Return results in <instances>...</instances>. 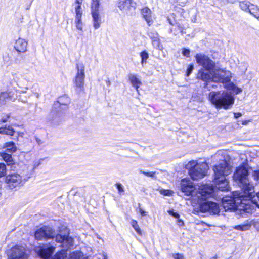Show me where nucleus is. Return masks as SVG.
I'll return each instance as SVG.
<instances>
[{
	"instance_id": "obj_24",
	"label": "nucleus",
	"mask_w": 259,
	"mask_h": 259,
	"mask_svg": "<svg viewBox=\"0 0 259 259\" xmlns=\"http://www.w3.org/2000/svg\"><path fill=\"white\" fill-rule=\"evenodd\" d=\"M248 12L259 20V8L256 6L254 4H251Z\"/></svg>"
},
{
	"instance_id": "obj_2",
	"label": "nucleus",
	"mask_w": 259,
	"mask_h": 259,
	"mask_svg": "<svg viewBox=\"0 0 259 259\" xmlns=\"http://www.w3.org/2000/svg\"><path fill=\"white\" fill-rule=\"evenodd\" d=\"M34 237L37 240H47L55 237L56 241L61 243V246L65 248H69L73 245V239L69 236L68 232L63 235L56 234L55 230L48 226H43L36 230Z\"/></svg>"
},
{
	"instance_id": "obj_44",
	"label": "nucleus",
	"mask_w": 259,
	"mask_h": 259,
	"mask_svg": "<svg viewBox=\"0 0 259 259\" xmlns=\"http://www.w3.org/2000/svg\"><path fill=\"white\" fill-rule=\"evenodd\" d=\"M10 114H6L1 118V122L3 123L6 122L8 121V119L10 118Z\"/></svg>"
},
{
	"instance_id": "obj_21",
	"label": "nucleus",
	"mask_w": 259,
	"mask_h": 259,
	"mask_svg": "<svg viewBox=\"0 0 259 259\" xmlns=\"http://www.w3.org/2000/svg\"><path fill=\"white\" fill-rule=\"evenodd\" d=\"M14 133V130L10 125H5L0 127V134L12 136Z\"/></svg>"
},
{
	"instance_id": "obj_27",
	"label": "nucleus",
	"mask_w": 259,
	"mask_h": 259,
	"mask_svg": "<svg viewBox=\"0 0 259 259\" xmlns=\"http://www.w3.org/2000/svg\"><path fill=\"white\" fill-rule=\"evenodd\" d=\"M1 156L5 161H6L8 165H11L13 163V158L11 154L7 153H1Z\"/></svg>"
},
{
	"instance_id": "obj_52",
	"label": "nucleus",
	"mask_w": 259,
	"mask_h": 259,
	"mask_svg": "<svg viewBox=\"0 0 259 259\" xmlns=\"http://www.w3.org/2000/svg\"><path fill=\"white\" fill-rule=\"evenodd\" d=\"M178 225L179 226H182L184 225V222L183 220H181V219H179L178 220Z\"/></svg>"
},
{
	"instance_id": "obj_63",
	"label": "nucleus",
	"mask_w": 259,
	"mask_h": 259,
	"mask_svg": "<svg viewBox=\"0 0 259 259\" xmlns=\"http://www.w3.org/2000/svg\"><path fill=\"white\" fill-rule=\"evenodd\" d=\"M27 9H29V6H27Z\"/></svg>"
},
{
	"instance_id": "obj_38",
	"label": "nucleus",
	"mask_w": 259,
	"mask_h": 259,
	"mask_svg": "<svg viewBox=\"0 0 259 259\" xmlns=\"http://www.w3.org/2000/svg\"><path fill=\"white\" fill-rule=\"evenodd\" d=\"M115 185L119 194H121L122 193H123L124 192V187L121 184L116 183Z\"/></svg>"
},
{
	"instance_id": "obj_22",
	"label": "nucleus",
	"mask_w": 259,
	"mask_h": 259,
	"mask_svg": "<svg viewBox=\"0 0 259 259\" xmlns=\"http://www.w3.org/2000/svg\"><path fill=\"white\" fill-rule=\"evenodd\" d=\"M4 148L9 152L13 153L16 151L17 147L14 142L11 141L6 142L4 145Z\"/></svg>"
},
{
	"instance_id": "obj_40",
	"label": "nucleus",
	"mask_w": 259,
	"mask_h": 259,
	"mask_svg": "<svg viewBox=\"0 0 259 259\" xmlns=\"http://www.w3.org/2000/svg\"><path fill=\"white\" fill-rule=\"evenodd\" d=\"M3 58L4 61L6 63H9L11 61V57L8 53H5L4 54Z\"/></svg>"
},
{
	"instance_id": "obj_58",
	"label": "nucleus",
	"mask_w": 259,
	"mask_h": 259,
	"mask_svg": "<svg viewBox=\"0 0 259 259\" xmlns=\"http://www.w3.org/2000/svg\"><path fill=\"white\" fill-rule=\"evenodd\" d=\"M168 21H169V23H170L171 25H173V24H172V23L171 22V21L170 20V19H168Z\"/></svg>"
},
{
	"instance_id": "obj_17",
	"label": "nucleus",
	"mask_w": 259,
	"mask_h": 259,
	"mask_svg": "<svg viewBox=\"0 0 259 259\" xmlns=\"http://www.w3.org/2000/svg\"><path fill=\"white\" fill-rule=\"evenodd\" d=\"M128 79L132 86L136 89L137 92L138 93V89L142 84L141 80L137 77V75L133 74H130L128 75Z\"/></svg>"
},
{
	"instance_id": "obj_4",
	"label": "nucleus",
	"mask_w": 259,
	"mask_h": 259,
	"mask_svg": "<svg viewBox=\"0 0 259 259\" xmlns=\"http://www.w3.org/2000/svg\"><path fill=\"white\" fill-rule=\"evenodd\" d=\"M209 99L219 109H229L234 102V97L231 94L225 92H211L209 94Z\"/></svg>"
},
{
	"instance_id": "obj_6",
	"label": "nucleus",
	"mask_w": 259,
	"mask_h": 259,
	"mask_svg": "<svg viewBox=\"0 0 259 259\" xmlns=\"http://www.w3.org/2000/svg\"><path fill=\"white\" fill-rule=\"evenodd\" d=\"M207 167L205 163L199 164L195 161H190L186 165L190 176L194 180L203 178L206 175Z\"/></svg>"
},
{
	"instance_id": "obj_9",
	"label": "nucleus",
	"mask_w": 259,
	"mask_h": 259,
	"mask_svg": "<svg viewBox=\"0 0 259 259\" xmlns=\"http://www.w3.org/2000/svg\"><path fill=\"white\" fill-rule=\"evenodd\" d=\"M55 247L50 243L42 244L35 247L34 250L42 259H50L55 251Z\"/></svg>"
},
{
	"instance_id": "obj_35",
	"label": "nucleus",
	"mask_w": 259,
	"mask_h": 259,
	"mask_svg": "<svg viewBox=\"0 0 259 259\" xmlns=\"http://www.w3.org/2000/svg\"><path fill=\"white\" fill-rule=\"evenodd\" d=\"M8 94L7 92L0 93V106L5 103L6 99L8 98Z\"/></svg>"
},
{
	"instance_id": "obj_16",
	"label": "nucleus",
	"mask_w": 259,
	"mask_h": 259,
	"mask_svg": "<svg viewBox=\"0 0 259 259\" xmlns=\"http://www.w3.org/2000/svg\"><path fill=\"white\" fill-rule=\"evenodd\" d=\"M70 103V99L66 95H64L59 97L58 101L54 104V108H56L59 106H63L62 108L66 110L68 108V105Z\"/></svg>"
},
{
	"instance_id": "obj_8",
	"label": "nucleus",
	"mask_w": 259,
	"mask_h": 259,
	"mask_svg": "<svg viewBox=\"0 0 259 259\" xmlns=\"http://www.w3.org/2000/svg\"><path fill=\"white\" fill-rule=\"evenodd\" d=\"M195 58L196 63L203 67L200 69H203L206 72H210L216 66L215 62L203 53L196 54Z\"/></svg>"
},
{
	"instance_id": "obj_39",
	"label": "nucleus",
	"mask_w": 259,
	"mask_h": 259,
	"mask_svg": "<svg viewBox=\"0 0 259 259\" xmlns=\"http://www.w3.org/2000/svg\"><path fill=\"white\" fill-rule=\"evenodd\" d=\"M194 69V66L193 64H190L187 67L186 71V76H189L192 73Z\"/></svg>"
},
{
	"instance_id": "obj_11",
	"label": "nucleus",
	"mask_w": 259,
	"mask_h": 259,
	"mask_svg": "<svg viewBox=\"0 0 259 259\" xmlns=\"http://www.w3.org/2000/svg\"><path fill=\"white\" fill-rule=\"evenodd\" d=\"M6 181L10 188L13 189L20 185L22 182V178L18 174H12L6 177Z\"/></svg>"
},
{
	"instance_id": "obj_31",
	"label": "nucleus",
	"mask_w": 259,
	"mask_h": 259,
	"mask_svg": "<svg viewBox=\"0 0 259 259\" xmlns=\"http://www.w3.org/2000/svg\"><path fill=\"white\" fill-rule=\"evenodd\" d=\"M83 256V253L80 251L73 252L70 254L69 259H81ZM87 259V258H83Z\"/></svg>"
},
{
	"instance_id": "obj_61",
	"label": "nucleus",
	"mask_w": 259,
	"mask_h": 259,
	"mask_svg": "<svg viewBox=\"0 0 259 259\" xmlns=\"http://www.w3.org/2000/svg\"><path fill=\"white\" fill-rule=\"evenodd\" d=\"M246 121H245L243 122L242 124H246Z\"/></svg>"
},
{
	"instance_id": "obj_5",
	"label": "nucleus",
	"mask_w": 259,
	"mask_h": 259,
	"mask_svg": "<svg viewBox=\"0 0 259 259\" xmlns=\"http://www.w3.org/2000/svg\"><path fill=\"white\" fill-rule=\"evenodd\" d=\"M214 182L218 185V188L222 191L227 189L228 182L225 176L230 174L231 167L226 161H223L213 167Z\"/></svg>"
},
{
	"instance_id": "obj_50",
	"label": "nucleus",
	"mask_w": 259,
	"mask_h": 259,
	"mask_svg": "<svg viewBox=\"0 0 259 259\" xmlns=\"http://www.w3.org/2000/svg\"><path fill=\"white\" fill-rule=\"evenodd\" d=\"M35 140H36L37 143L39 145H41V144H42L44 143V141L37 137L35 138Z\"/></svg>"
},
{
	"instance_id": "obj_12",
	"label": "nucleus",
	"mask_w": 259,
	"mask_h": 259,
	"mask_svg": "<svg viewBox=\"0 0 259 259\" xmlns=\"http://www.w3.org/2000/svg\"><path fill=\"white\" fill-rule=\"evenodd\" d=\"M181 187L182 192H184L186 195L190 196L194 190V187L190 180L183 179L181 182Z\"/></svg>"
},
{
	"instance_id": "obj_45",
	"label": "nucleus",
	"mask_w": 259,
	"mask_h": 259,
	"mask_svg": "<svg viewBox=\"0 0 259 259\" xmlns=\"http://www.w3.org/2000/svg\"><path fill=\"white\" fill-rule=\"evenodd\" d=\"M138 205L139 207H140V204L139 203ZM139 212H140L142 217L146 216L147 214V212L145 211L143 209H142L140 207H139Z\"/></svg>"
},
{
	"instance_id": "obj_18",
	"label": "nucleus",
	"mask_w": 259,
	"mask_h": 259,
	"mask_svg": "<svg viewBox=\"0 0 259 259\" xmlns=\"http://www.w3.org/2000/svg\"><path fill=\"white\" fill-rule=\"evenodd\" d=\"M141 13L148 24L150 25L153 22L151 10L148 7H145L141 10Z\"/></svg>"
},
{
	"instance_id": "obj_20",
	"label": "nucleus",
	"mask_w": 259,
	"mask_h": 259,
	"mask_svg": "<svg viewBox=\"0 0 259 259\" xmlns=\"http://www.w3.org/2000/svg\"><path fill=\"white\" fill-rule=\"evenodd\" d=\"M93 17V27L95 29H98L100 27L101 23V18L99 13H91Z\"/></svg>"
},
{
	"instance_id": "obj_56",
	"label": "nucleus",
	"mask_w": 259,
	"mask_h": 259,
	"mask_svg": "<svg viewBox=\"0 0 259 259\" xmlns=\"http://www.w3.org/2000/svg\"><path fill=\"white\" fill-rule=\"evenodd\" d=\"M106 84H107V86H110V85L111 82H110V80L109 79L107 80L106 81Z\"/></svg>"
},
{
	"instance_id": "obj_10",
	"label": "nucleus",
	"mask_w": 259,
	"mask_h": 259,
	"mask_svg": "<svg viewBox=\"0 0 259 259\" xmlns=\"http://www.w3.org/2000/svg\"><path fill=\"white\" fill-rule=\"evenodd\" d=\"M200 211L202 212H208L211 214H218L220 213V208L217 203L207 201L199 206Z\"/></svg>"
},
{
	"instance_id": "obj_26",
	"label": "nucleus",
	"mask_w": 259,
	"mask_h": 259,
	"mask_svg": "<svg viewBox=\"0 0 259 259\" xmlns=\"http://www.w3.org/2000/svg\"><path fill=\"white\" fill-rule=\"evenodd\" d=\"M100 2L99 0H92L91 4V13H99Z\"/></svg>"
},
{
	"instance_id": "obj_48",
	"label": "nucleus",
	"mask_w": 259,
	"mask_h": 259,
	"mask_svg": "<svg viewBox=\"0 0 259 259\" xmlns=\"http://www.w3.org/2000/svg\"><path fill=\"white\" fill-rule=\"evenodd\" d=\"M210 194V192H208V191H204V192L202 191L201 192V195L204 197H207V196H209Z\"/></svg>"
},
{
	"instance_id": "obj_3",
	"label": "nucleus",
	"mask_w": 259,
	"mask_h": 259,
	"mask_svg": "<svg viewBox=\"0 0 259 259\" xmlns=\"http://www.w3.org/2000/svg\"><path fill=\"white\" fill-rule=\"evenodd\" d=\"M231 75L232 73L230 71L215 66L214 69L210 72H206L203 69H200L197 74V78L205 82L213 81L226 83L230 82Z\"/></svg>"
},
{
	"instance_id": "obj_59",
	"label": "nucleus",
	"mask_w": 259,
	"mask_h": 259,
	"mask_svg": "<svg viewBox=\"0 0 259 259\" xmlns=\"http://www.w3.org/2000/svg\"><path fill=\"white\" fill-rule=\"evenodd\" d=\"M217 256H215L212 257L211 259H217Z\"/></svg>"
},
{
	"instance_id": "obj_51",
	"label": "nucleus",
	"mask_w": 259,
	"mask_h": 259,
	"mask_svg": "<svg viewBox=\"0 0 259 259\" xmlns=\"http://www.w3.org/2000/svg\"><path fill=\"white\" fill-rule=\"evenodd\" d=\"M234 117L235 118H238L242 115V114L240 112H238V113H234Z\"/></svg>"
},
{
	"instance_id": "obj_43",
	"label": "nucleus",
	"mask_w": 259,
	"mask_h": 259,
	"mask_svg": "<svg viewBox=\"0 0 259 259\" xmlns=\"http://www.w3.org/2000/svg\"><path fill=\"white\" fill-rule=\"evenodd\" d=\"M75 24V26H76V28L77 30L81 31V32H83V23H76Z\"/></svg>"
},
{
	"instance_id": "obj_14",
	"label": "nucleus",
	"mask_w": 259,
	"mask_h": 259,
	"mask_svg": "<svg viewBox=\"0 0 259 259\" xmlns=\"http://www.w3.org/2000/svg\"><path fill=\"white\" fill-rule=\"evenodd\" d=\"M8 259H26V254L23 250L16 247L11 249Z\"/></svg>"
},
{
	"instance_id": "obj_60",
	"label": "nucleus",
	"mask_w": 259,
	"mask_h": 259,
	"mask_svg": "<svg viewBox=\"0 0 259 259\" xmlns=\"http://www.w3.org/2000/svg\"><path fill=\"white\" fill-rule=\"evenodd\" d=\"M235 207L234 206H232L231 208H229V209H235Z\"/></svg>"
},
{
	"instance_id": "obj_28",
	"label": "nucleus",
	"mask_w": 259,
	"mask_h": 259,
	"mask_svg": "<svg viewBox=\"0 0 259 259\" xmlns=\"http://www.w3.org/2000/svg\"><path fill=\"white\" fill-rule=\"evenodd\" d=\"M131 224L138 234L141 236L142 235V231L138 224L137 221L132 220L131 222Z\"/></svg>"
},
{
	"instance_id": "obj_1",
	"label": "nucleus",
	"mask_w": 259,
	"mask_h": 259,
	"mask_svg": "<svg viewBox=\"0 0 259 259\" xmlns=\"http://www.w3.org/2000/svg\"><path fill=\"white\" fill-rule=\"evenodd\" d=\"M235 181H238L239 185L243 190L244 194L249 198L256 197L254 200H249L247 203H242L239 208H237L240 214L244 217L247 213L251 214L259 210V192L254 194V187L248 179V170L244 166L238 167L234 174Z\"/></svg>"
},
{
	"instance_id": "obj_41",
	"label": "nucleus",
	"mask_w": 259,
	"mask_h": 259,
	"mask_svg": "<svg viewBox=\"0 0 259 259\" xmlns=\"http://www.w3.org/2000/svg\"><path fill=\"white\" fill-rule=\"evenodd\" d=\"M190 54V51L188 49L186 48H183V51H182V54L183 56L189 57Z\"/></svg>"
},
{
	"instance_id": "obj_54",
	"label": "nucleus",
	"mask_w": 259,
	"mask_h": 259,
	"mask_svg": "<svg viewBox=\"0 0 259 259\" xmlns=\"http://www.w3.org/2000/svg\"><path fill=\"white\" fill-rule=\"evenodd\" d=\"M238 0H227V2L229 3H235L236 2H237Z\"/></svg>"
},
{
	"instance_id": "obj_15",
	"label": "nucleus",
	"mask_w": 259,
	"mask_h": 259,
	"mask_svg": "<svg viewBox=\"0 0 259 259\" xmlns=\"http://www.w3.org/2000/svg\"><path fill=\"white\" fill-rule=\"evenodd\" d=\"M27 41L23 38H19L16 40L14 48L19 53H24L27 51Z\"/></svg>"
},
{
	"instance_id": "obj_34",
	"label": "nucleus",
	"mask_w": 259,
	"mask_h": 259,
	"mask_svg": "<svg viewBox=\"0 0 259 259\" xmlns=\"http://www.w3.org/2000/svg\"><path fill=\"white\" fill-rule=\"evenodd\" d=\"M152 45L155 48L159 50H162L163 48L162 45L160 43L159 38L152 40Z\"/></svg>"
},
{
	"instance_id": "obj_32",
	"label": "nucleus",
	"mask_w": 259,
	"mask_h": 259,
	"mask_svg": "<svg viewBox=\"0 0 259 259\" xmlns=\"http://www.w3.org/2000/svg\"><path fill=\"white\" fill-rule=\"evenodd\" d=\"M148 36L151 39L152 41L159 38L158 33L154 30H150L148 32Z\"/></svg>"
},
{
	"instance_id": "obj_25",
	"label": "nucleus",
	"mask_w": 259,
	"mask_h": 259,
	"mask_svg": "<svg viewBox=\"0 0 259 259\" xmlns=\"http://www.w3.org/2000/svg\"><path fill=\"white\" fill-rule=\"evenodd\" d=\"M251 4L249 1L245 0L240 2L239 7L242 10L248 12Z\"/></svg>"
},
{
	"instance_id": "obj_57",
	"label": "nucleus",
	"mask_w": 259,
	"mask_h": 259,
	"mask_svg": "<svg viewBox=\"0 0 259 259\" xmlns=\"http://www.w3.org/2000/svg\"><path fill=\"white\" fill-rule=\"evenodd\" d=\"M241 91H242V90H241L240 89H239V88H238V91H237V93H239V92H241Z\"/></svg>"
},
{
	"instance_id": "obj_7",
	"label": "nucleus",
	"mask_w": 259,
	"mask_h": 259,
	"mask_svg": "<svg viewBox=\"0 0 259 259\" xmlns=\"http://www.w3.org/2000/svg\"><path fill=\"white\" fill-rule=\"evenodd\" d=\"M77 73L73 80L76 92L79 94L83 91L84 89V65L83 63H77L76 64Z\"/></svg>"
},
{
	"instance_id": "obj_55",
	"label": "nucleus",
	"mask_w": 259,
	"mask_h": 259,
	"mask_svg": "<svg viewBox=\"0 0 259 259\" xmlns=\"http://www.w3.org/2000/svg\"><path fill=\"white\" fill-rule=\"evenodd\" d=\"M18 100H21V101L22 102H24V103L27 102V98H25L24 99H21V98H19Z\"/></svg>"
},
{
	"instance_id": "obj_30",
	"label": "nucleus",
	"mask_w": 259,
	"mask_h": 259,
	"mask_svg": "<svg viewBox=\"0 0 259 259\" xmlns=\"http://www.w3.org/2000/svg\"><path fill=\"white\" fill-rule=\"evenodd\" d=\"M75 19H81L82 16V11L81 10V7L79 6L75 7Z\"/></svg>"
},
{
	"instance_id": "obj_33",
	"label": "nucleus",
	"mask_w": 259,
	"mask_h": 259,
	"mask_svg": "<svg viewBox=\"0 0 259 259\" xmlns=\"http://www.w3.org/2000/svg\"><path fill=\"white\" fill-rule=\"evenodd\" d=\"M177 26L178 28L177 30H174L172 28H171L170 29L171 31L174 32L175 35H177L179 33H181L182 34L185 33V32L183 31L184 28L183 26L180 24L177 23Z\"/></svg>"
},
{
	"instance_id": "obj_13",
	"label": "nucleus",
	"mask_w": 259,
	"mask_h": 259,
	"mask_svg": "<svg viewBox=\"0 0 259 259\" xmlns=\"http://www.w3.org/2000/svg\"><path fill=\"white\" fill-rule=\"evenodd\" d=\"M118 7L121 11L127 12L132 9H135L136 3L133 0H120Z\"/></svg>"
},
{
	"instance_id": "obj_19",
	"label": "nucleus",
	"mask_w": 259,
	"mask_h": 259,
	"mask_svg": "<svg viewBox=\"0 0 259 259\" xmlns=\"http://www.w3.org/2000/svg\"><path fill=\"white\" fill-rule=\"evenodd\" d=\"M252 222L253 220H247L243 224L235 226L234 228L239 231L248 230L251 227Z\"/></svg>"
},
{
	"instance_id": "obj_23",
	"label": "nucleus",
	"mask_w": 259,
	"mask_h": 259,
	"mask_svg": "<svg viewBox=\"0 0 259 259\" xmlns=\"http://www.w3.org/2000/svg\"><path fill=\"white\" fill-rule=\"evenodd\" d=\"M67 255V250L66 249H62L57 252L54 256H52L51 259H65Z\"/></svg>"
},
{
	"instance_id": "obj_53",
	"label": "nucleus",
	"mask_w": 259,
	"mask_h": 259,
	"mask_svg": "<svg viewBox=\"0 0 259 259\" xmlns=\"http://www.w3.org/2000/svg\"><path fill=\"white\" fill-rule=\"evenodd\" d=\"M74 23L75 24L76 23H83L82 22V19H75L74 20Z\"/></svg>"
},
{
	"instance_id": "obj_47",
	"label": "nucleus",
	"mask_w": 259,
	"mask_h": 259,
	"mask_svg": "<svg viewBox=\"0 0 259 259\" xmlns=\"http://www.w3.org/2000/svg\"><path fill=\"white\" fill-rule=\"evenodd\" d=\"M173 256H174V258H175V259H182L183 258V255L179 253L175 254H174Z\"/></svg>"
},
{
	"instance_id": "obj_64",
	"label": "nucleus",
	"mask_w": 259,
	"mask_h": 259,
	"mask_svg": "<svg viewBox=\"0 0 259 259\" xmlns=\"http://www.w3.org/2000/svg\"><path fill=\"white\" fill-rule=\"evenodd\" d=\"M27 9H29V6H27Z\"/></svg>"
},
{
	"instance_id": "obj_46",
	"label": "nucleus",
	"mask_w": 259,
	"mask_h": 259,
	"mask_svg": "<svg viewBox=\"0 0 259 259\" xmlns=\"http://www.w3.org/2000/svg\"><path fill=\"white\" fill-rule=\"evenodd\" d=\"M253 176L255 180L259 181V170L254 171Z\"/></svg>"
},
{
	"instance_id": "obj_36",
	"label": "nucleus",
	"mask_w": 259,
	"mask_h": 259,
	"mask_svg": "<svg viewBox=\"0 0 259 259\" xmlns=\"http://www.w3.org/2000/svg\"><path fill=\"white\" fill-rule=\"evenodd\" d=\"M6 166L4 163H0V177L5 176L6 175Z\"/></svg>"
},
{
	"instance_id": "obj_37",
	"label": "nucleus",
	"mask_w": 259,
	"mask_h": 259,
	"mask_svg": "<svg viewBox=\"0 0 259 259\" xmlns=\"http://www.w3.org/2000/svg\"><path fill=\"white\" fill-rule=\"evenodd\" d=\"M140 172L144 174V175H145L147 177H152V178H154L155 174H156V172H153V171L146 172L145 171H143L142 170H141L140 171Z\"/></svg>"
},
{
	"instance_id": "obj_49",
	"label": "nucleus",
	"mask_w": 259,
	"mask_h": 259,
	"mask_svg": "<svg viewBox=\"0 0 259 259\" xmlns=\"http://www.w3.org/2000/svg\"><path fill=\"white\" fill-rule=\"evenodd\" d=\"M82 3V0H75V4L76 5V6H79L80 7H81V4Z\"/></svg>"
},
{
	"instance_id": "obj_29",
	"label": "nucleus",
	"mask_w": 259,
	"mask_h": 259,
	"mask_svg": "<svg viewBox=\"0 0 259 259\" xmlns=\"http://www.w3.org/2000/svg\"><path fill=\"white\" fill-rule=\"evenodd\" d=\"M140 55L141 58V64L143 66L146 63V60L149 58V54L146 50H144L140 53Z\"/></svg>"
},
{
	"instance_id": "obj_42",
	"label": "nucleus",
	"mask_w": 259,
	"mask_h": 259,
	"mask_svg": "<svg viewBox=\"0 0 259 259\" xmlns=\"http://www.w3.org/2000/svg\"><path fill=\"white\" fill-rule=\"evenodd\" d=\"M168 212L170 215L173 216L174 217L177 219H179L180 217L179 214L177 212H175L172 209L169 210Z\"/></svg>"
},
{
	"instance_id": "obj_62",
	"label": "nucleus",
	"mask_w": 259,
	"mask_h": 259,
	"mask_svg": "<svg viewBox=\"0 0 259 259\" xmlns=\"http://www.w3.org/2000/svg\"><path fill=\"white\" fill-rule=\"evenodd\" d=\"M178 0H174V2H177Z\"/></svg>"
}]
</instances>
